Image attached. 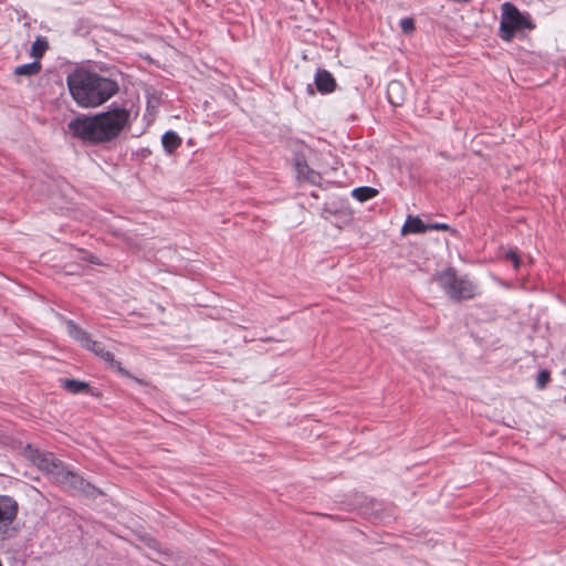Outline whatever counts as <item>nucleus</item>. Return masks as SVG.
Wrapping results in <instances>:
<instances>
[{"instance_id": "12", "label": "nucleus", "mask_w": 566, "mask_h": 566, "mask_svg": "<svg viewBox=\"0 0 566 566\" xmlns=\"http://www.w3.org/2000/svg\"><path fill=\"white\" fill-rule=\"evenodd\" d=\"M402 92V85L399 81H391L388 84V99L392 105H400L402 102V97H399V93Z\"/></svg>"}, {"instance_id": "3", "label": "nucleus", "mask_w": 566, "mask_h": 566, "mask_svg": "<svg viewBox=\"0 0 566 566\" xmlns=\"http://www.w3.org/2000/svg\"><path fill=\"white\" fill-rule=\"evenodd\" d=\"M24 455L39 470L50 474L59 483L70 485L74 489H83L84 481L73 472L66 470L64 464L50 452H42L32 446H27Z\"/></svg>"}, {"instance_id": "5", "label": "nucleus", "mask_w": 566, "mask_h": 566, "mask_svg": "<svg viewBox=\"0 0 566 566\" xmlns=\"http://www.w3.org/2000/svg\"><path fill=\"white\" fill-rule=\"evenodd\" d=\"M535 24L528 14L522 13L514 4L505 2L502 4L500 22V36L511 42L517 32L533 30Z\"/></svg>"}, {"instance_id": "4", "label": "nucleus", "mask_w": 566, "mask_h": 566, "mask_svg": "<svg viewBox=\"0 0 566 566\" xmlns=\"http://www.w3.org/2000/svg\"><path fill=\"white\" fill-rule=\"evenodd\" d=\"M446 295L457 302L473 298L478 294V285L467 275H458L453 268H448L434 275Z\"/></svg>"}, {"instance_id": "1", "label": "nucleus", "mask_w": 566, "mask_h": 566, "mask_svg": "<svg viewBox=\"0 0 566 566\" xmlns=\"http://www.w3.org/2000/svg\"><path fill=\"white\" fill-rule=\"evenodd\" d=\"M129 111L114 107L93 116L81 115L67 124L69 133L87 144L98 145L117 138L128 125Z\"/></svg>"}, {"instance_id": "7", "label": "nucleus", "mask_w": 566, "mask_h": 566, "mask_svg": "<svg viewBox=\"0 0 566 566\" xmlns=\"http://www.w3.org/2000/svg\"><path fill=\"white\" fill-rule=\"evenodd\" d=\"M18 515V503L8 495H0V541L10 537Z\"/></svg>"}, {"instance_id": "10", "label": "nucleus", "mask_w": 566, "mask_h": 566, "mask_svg": "<svg viewBox=\"0 0 566 566\" xmlns=\"http://www.w3.org/2000/svg\"><path fill=\"white\" fill-rule=\"evenodd\" d=\"M428 231V224L423 223L418 217L409 216L402 226L401 233H423Z\"/></svg>"}, {"instance_id": "15", "label": "nucleus", "mask_w": 566, "mask_h": 566, "mask_svg": "<svg viewBox=\"0 0 566 566\" xmlns=\"http://www.w3.org/2000/svg\"><path fill=\"white\" fill-rule=\"evenodd\" d=\"M63 387L72 394H78V392L84 391L88 386H87V384L78 381V380L67 379L64 381Z\"/></svg>"}, {"instance_id": "18", "label": "nucleus", "mask_w": 566, "mask_h": 566, "mask_svg": "<svg viewBox=\"0 0 566 566\" xmlns=\"http://www.w3.org/2000/svg\"><path fill=\"white\" fill-rule=\"evenodd\" d=\"M400 28L405 33H410L415 30V22L411 18H403L400 20Z\"/></svg>"}, {"instance_id": "6", "label": "nucleus", "mask_w": 566, "mask_h": 566, "mask_svg": "<svg viewBox=\"0 0 566 566\" xmlns=\"http://www.w3.org/2000/svg\"><path fill=\"white\" fill-rule=\"evenodd\" d=\"M66 328L69 335L77 340L83 347L92 350L106 363H109L111 366L116 368L122 375L129 376V374L124 368H122L120 364L114 359V355L106 350L102 343L92 339L91 335L83 331L77 324H75L73 321H67Z\"/></svg>"}, {"instance_id": "17", "label": "nucleus", "mask_w": 566, "mask_h": 566, "mask_svg": "<svg viewBox=\"0 0 566 566\" xmlns=\"http://www.w3.org/2000/svg\"><path fill=\"white\" fill-rule=\"evenodd\" d=\"M551 380V374L548 370L543 369L537 374L536 386L538 389H544Z\"/></svg>"}, {"instance_id": "14", "label": "nucleus", "mask_w": 566, "mask_h": 566, "mask_svg": "<svg viewBox=\"0 0 566 566\" xmlns=\"http://www.w3.org/2000/svg\"><path fill=\"white\" fill-rule=\"evenodd\" d=\"M355 199L360 202L367 201L377 195V190L371 187H359L352 191Z\"/></svg>"}, {"instance_id": "19", "label": "nucleus", "mask_w": 566, "mask_h": 566, "mask_svg": "<svg viewBox=\"0 0 566 566\" xmlns=\"http://www.w3.org/2000/svg\"><path fill=\"white\" fill-rule=\"evenodd\" d=\"M506 260L511 261L515 269L520 266V258L515 251L511 250L505 254Z\"/></svg>"}, {"instance_id": "2", "label": "nucleus", "mask_w": 566, "mask_h": 566, "mask_svg": "<svg viewBox=\"0 0 566 566\" xmlns=\"http://www.w3.org/2000/svg\"><path fill=\"white\" fill-rule=\"evenodd\" d=\"M69 91L81 107H96L113 97L118 84L107 77L85 70H76L67 78Z\"/></svg>"}, {"instance_id": "9", "label": "nucleus", "mask_w": 566, "mask_h": 566, "mask_svg": "<svg viewBox=\"0 0 566 566\" xmlns=\"http://www.w3.org/2000/svg\"><path fill=\"white\" fill-rule=\"evenodd\" d=\"M295 169L298 179H303L308 181L310 184L316 185L321 181V175L315 170L311 169L308 165L303 160H297L295 164Z\"/></svg>"}, {"instance_id": "11", "label": "nucleus", "mask_w": 566, "mask_h": 566, "mask_svg": "<svg viewBox=\"0 0 566 566\" xmlns=\"http://www.w3.org/2000/svg\"><path fill=\"white\" fill-rule=\"evenodd\" d=\"M161 143L165 150L172 154L181 145V138L175 132L168 130L163 135Z\"/></svg>"}, {"instance_id": "16", "label": "nucleus", "mask_w": 566, "mask_h": 566, "mask_svg": "<svg viewBox=\"0 0 566 566\" xmlns=\"http://www.w3.org/2000/svg\"><path fill=\"white\" fill-rule=\"evenodd\" d=\"M48 48V44L44 40H41V39H36V41H34V43L32 44V56L35 57V59H39L43 55V53L45 52Z\"/></svg>"}, {"instance_id": "20", "label": "nucleus", "mask_w": 566, "mask_h": 566, "mask_svg": "<svg viewBox=\"0 0 566 566\" xmlns=\"http://www.w3.org/2000/svg\"><path fill=\"white\" fill-rule=\"evenodd\" d=\"M449 226L446 223H431L428 224V231L429 230H448Z\"/></svg>"}, {"instance_id": "8", "label": "nucleus", "mask_w": 566, "mask_h": 566, "mask_svg": "<svg viewBox=\"0 0 566 566\" xmlns=\"http://www.w3.org/2000/svg\"><path fill=\"white\" fill-rule=\"evenodd\" d=\"M316 88L322 94H328L334 92L336 87V81L331 72L326 70H317L314 76Z\"/></svg>"}, {"instance_id": "13", "label": "nucleus", "mask_w": 566, "mask_h": 566, "mask_svg": "<svg viewBox=\"0 0 566 566\" xmlns=\"http://www.w3.org/2000/svg\"><path fill=\"white\" fill-rule=\"evenodd\" d=\"M41 64L38 61H33L31 63L22 64L15 67V75L31 76L35 75L40 72Z\"/></svg>"}]
</instances>
